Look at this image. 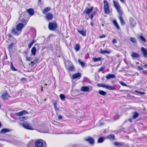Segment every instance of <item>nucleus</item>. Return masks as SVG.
<instances>
[{
    "label": "nucleus",
    "instance_id": "nucleus-1",
    "mask_svg": "<svg viewBox=\"0 0 147 147\" xmlns=\"http://www.w3.org/2000/svg\"><path fill=\"white\" fill-rule=\"evenodd\" d=\"M103 3L104 12L106 14H108L110 12L109 4L107 1L106 0L103 1Z\"/></svg>",
    "mask_w": 147,
    "mask_h": 147
},
{
    "label": "nucleus",
    "instance_id": "nucleus-2",
    "mask_svg": "<svg viewBox=\"0 0 147 147\" xmlns=\"http://www.w3.org/2000/svg\"><path fill=\"white\" fill-rule=\"evenodd\" d=\"M57 24L56 21L53 22H50L48 24V28L49 30L54 31L57 28Z\"/></svg>",
    "mask_w": 147,
    "mask_h": 147
},
{
    "label": "nucleus",
    "instance_id": "nucleus-3",
    "mask_svg": "<svg viewBox=\"0 0 147 147\" xmlns=\"http://www.w3.org/2000/svg\"><path fill=\"white\" fill-rule=\"evenodd\" d=\"M97 86L98 87H102L109 90H115L116 89L114 87L107 84H97Z\"/></svg>",
    "mask_w": 147,
    "mask_h": 147
},
{
    "label": "nucleus",
    "instance_id": "nucleus-4",
    "mask_svg": "<svg viewBox=\"0 0 147 147\" xmlns=\"http://www.w3.org/2000/svg\"><path fill=\"white\" fill-rule=\"evenodd\" d=\"M113 3L115 7L117 9L119 14V15H122V12L120 9V7L119 3L115 1H113Z\"/></svg>",
    "mask_w": 147,
    "mask_h": 147
},
{
    "label": "nucleus",
    "instance_id": "nucleus-5",
    "mask_svg": "<svg viewBox=\"0 0 147 147\" xmlns=\"http://www.w3.org/2000/svg\"><path fill=\"white\" fill-rule=\"evenodd\" d=\"M84 140L87 141L92 145H94L95 144V141L94 138L90 136H88L84 138Z\"/></svg>",
    "mask_w": 147,
    "mask_h": 147
},
{
    "label": "nucleus",
    "instance_id": "nucleus-6",
    "mask_svg": "<svg viewBox=\"0 0 147 147\" xmlns=\"http://www.w3.org/2000/svg\"><path fill=\"white\" fill-rule=\"evenodd\" d=\"M22 125L26 129L29 130H33L34 129L32 126L28 123L26 122H24L22 124Z\"/></svg>",
    "mask_w": 147,
    "mask_h": 147
},
{
    "label": "nucleus",
    "instance_id": "nucleus-7",
    "mask_svg": "<svg viewBox=\"0 0 147 147\" xmlns=\"http://www.w3.org/2000/svg\"><path fill=\"white\" fill-rule=\"evenodd\" d=\"M24 24L22 23H19L17 25L16 28L17 30H19L21 32L22 29L24 27Z\"/></svg>",
    "mask_w": 147,
    "mask_h": 147
},
{
    "label": "nucleus",
    "instance_id": "nucleus-8",
    "mask_svg": "<svg viewBox=\"0 0 147 147\" xmlns=\"http://www.w3.org/2000/svg\"><path fill=\"white\" fill-rule=\"evenodd\" d=\"M94 9L93 6H91L90 8H86L84 11L83 13L86 14L88 16L90 14Z\"/></svg>",
    "mask_w": 147,
    "mask_h": 147
},
{
    "label": "nucleus",
    "instance_id": "nucleus-9",
    "mask_svg": "<svg viewBox=\"0 0 147 147\" xmlns=\"http://www.w3.org/2000/svg\"><path fill=\"white\" fill-rule=\"evenodd\" d=\"M13 42H11L8 47V50L9 51H11V49L13 48L14 45L17 42L16 40L14 38H13Z\"/></svg>",
    "mask_w": 147,
    "mask_h": 147
},
{
    "label": "nucleus",
    "instance_id": "nucleus-10",
    "mask_svg": "<svg viewBox=\"0 0 147 147\" xmlns=\"http://www.w3.org/2000/svg\"><path fill=\"white\" fill-rule=\"evenodd\" d=\"M11 32L14 35L16 36L19 35L21 33L20 31L17 30V29L14 27H13L12 28Z\"/></svg>",
    "mask_w": 147,
    "mask_h": 147
},
{
    "label": "nucleus",
    "instance_id": "nucleus-11",
    "mask_svg": "<svg viewBox=\"0 0 147 147\" xmlns=\"http://www.w3.org/2000/svg\"><path fill=\"white\" fill-rule=\"evenodd\" d=\"M129 21L131 27H134L136 26V23L133 18L130 17L129 19Z\"/></svg>",
    "mask_w": 147,
    "mask_h": 147
},
{
    "label": "nucleus",
    "instance_id": "nucleus-12",
    "mask_svg": "<svg viewBox=\"0 0 147 147\" xmlns=\"http://www.w3.org/2000/svg\"><path fill=\"white\" fill-rule=\"evenodd\" d=\"M28 113V112L26 110H23L21 112L15 113V115L17 116H21L22 115H26Z\"/></svg>",
    "mask_w": 147,
    "mask_h": 147
},
{
    "label": "nucleus",
    "instance_id": "nucleus-13",
    "mask_svg": "<svg viewBox=\"0 0 147 147\" xmlns=\"http://www.w3.org/2000/svg\"><path fill=\"white\" fill-rule=\"evenodd\" d=\"M10 97L9 94L6 92L2 95L1 97L3 100H7Z\"/></svg>",
    "mask_w": 147,
    "mask_h": 147
},
{
    "label": "nucleus",
    "instance_id": "nucleus-14",
    "mask_svg": "<svg viewBox=\"0 0 147 147\" xmlns=\"http://www.w3.org/2000/svg\"><path fill=\"white\" fill-rule=\"evenodd\" d=\"M141 51L144 56L145 57L147 58V49L144 47H142L141 48Z\"/></svg>",
    "mask_w": 147,
    "mask_h": 147
},
{
    "label": "nucleus",
    "instance_id": "nucleus-15",
    "mask_svg": "<svg viewBox=\"0 0 147 147\" xmlns=\"http://www.w3.org/2000/svg\"><path fill=\"white\" fill-rule=\"evenodd\" d=\"M53 17V15L50 13H48L46 14V18L47 20H51L52 19Z\"/></svg>",
    "mask_w": 147,
    "mask_h": 147
},
{
    "label": "nucleus",
    "instance_id": "nucleus-16",
    "mask_svg": "<svg viewBox=\"0 0 147 147\" xmlns=\"http://www.w3.org/2000/svg\"><path fill=\"white\" fill-rule=\"evenodd\" d=\"M80 90L83 92H90V90L89 88L87 86H83L80 88Z\"/></svg>",
    "mask_w": 147,
    "mask_h": 147
},
{
    "label": "nucleus",
    "instance_id": "nucleus-17",
    "mask_svg": "<svg viewBox=\"0 0 147 147\" xmlns=\"http://www.w3.org/2000/svg\"><path fill=\"white\" fill-rule=\"evenodd\" d=\"M114 144L116 146H119L120 147H122L125 145V144L123 142H114Z\"/></svg>",
    "mask_w": 147,
    "mask_h": 147
},
{
    "label": "nucleus",
    "instance_id": "nucleus-18",
    "mask_svg": "<svg viewBox=\"0 0 147 147\" xmlns=\"http://www.w3.org/2000/svg\"><path fill=\"white\" fill-rule=\"evenodd\" d=\"M25 18H23L20 17H19V20L20 22L23 23V24H24L25 26L26 25L28 21L27 20L25 19Z\"/></svg>",
    "mask_w": 147,
    "mask_h": 147
},
{
    "label": "nucleus",
    "instance_id": "nucleus-19",
    "mask_svg": "<svg viewBox=\"0 0 147 147\" xmlns=\"http://www.w3.org/2000/svg\"><path fill=\"white\" fill-rule=\"evenodd\" d=\"M27 14L28 13L29 15L31 16H33L34 13V9L32 8L28 9L27 10Z\"/></svg>",
    "mask_w": 147,
    "mask_h": 147
},
{
    "label": "nucleus",
    "instance_id": "nucleus-20",
    "mask_svg": "<svg viewBox=\"0 0 147 147\" xmlns=\"http://www.w3.org/2000/svg\"><path fill=\"white\" fill-rule=\"evenodd\" d=\"M11 131V130L10 129L4 128L2 129L0 131V133H5Z\"/></svg>",
    "mask_w": 147,
    "mask_h": 147
},
{
    "label": "nucleus",
    "instance_id": "nucleus-21",
    "mask_svg": "<svg viewBox=\"0 0 147 147\" xmlns=\"http://www.w3.org/2000/svg\"><path fill=\"white\" fill-rule=\"evenodd\" d=\"M115 76L114 74H108L106 76V78L107 79L109 80L111 78H115Z\"/></svg>",
    "mask_w": 147,
    "mask_h": 147
},
{
    "label": "nucleus",
    "instance_id": "nucleus-22",
    "mask_svg": "<svg viewBox=\"0 0 147 147\" xmlns=\"http://www.w3.org/2000/svg\"><path fill=\"white\" fill-rule=\"evenodd\" d=\"M81 77V74L79 73H78L76 74H74L72 76V78L75 79H76L79 77Z\"/></svg>",
    "mask_w": 147,
    "mask_h": 147
},
{
    "label": "nucleus",
    "instance_id": "nucleus-23",
    "mask_svg": "<svg viewBox=\"0 0 147 147\" xmlns=\"http://www.w3.org/2000/svg\"><path fill=\"white\" fill-rule=\"evenodd\" d=\"M78 32L81 34L83 36H86V31H84V30H78Z\"/></svg>",
    "mask_w": 147,
    "mask_h": 147
},
{
    "label": "nucleus",
    "instance_id": "nucleus-24",
    "mask_svg": "<svg viewBox=\"0 0 147 147\" xmlns=\"http://www.w3.org/2000/svg\"><path fill=\"white\" fill-rule=\"evenodd\" d=\"M51 9V7H48L44 9L42 11V12L43 14H45L48 12Z\"/></svg>",
    "mask_w": 147,
    "mask_h": 147
},
{
    "label": "nucleus",
    "instance_id": "nucleus-25",
    "mask_svg": "<svg viewBox=\"0 0 147 147\" xmlns=\"http://www.w3.org/2000/svg\"><path fill=\"white\" fill-rule=\"evenodd\" d=\"M36 51V47H33L31 50V55H33L34 56H35Z\"/></svg>",
    "mask_w": 147,
    "mask_h": 147
},
{
    "label": "nucleus",
    "instance_id": "nucleus-26",
    "mask_svg": "<svg viewBox=\"0 0 147 147\" xmlns=\"http://www.w3.org/2000/svg\"><path fill=\"white\" fill-rule=\"evenodd\" d=\"M113 22L114 26H115L117 29V30H119L120 28V27L116 20H113Z\"/></svg>",
    "mask_w": 147,
    "mask_h": 147
},
{
    "label": "nucleus",
    "instance_id": "nucleus-27",
    "mask_svg": "<svg viewBox=\"0 0 147 147\" xmlns=\"http://www.w3.org/2000/svg\"><path fill=\"white\" fill-rule=\"evenodd\" d=\"M115 138V136L113 134H111L109 135L107 137V138L108 139L113 140H114Z\"/></svg>",
    "mask_w": 147,
    "mask_h": 147
},
{
    "label": "nucleus",
    "instance_id": "nucleus-28",
    "mask_svg": "<svg viewBox=\"0 0 147 147\" xmlns=\"http://www.w3.org/2000/svg\"><path fill=\"white\" fill-rule=\"evenodd\" d=\"M28 16L27 12V11L23 12L21 15L20 17H22L23 18H26Z\"/></svg>",
    "mask_w": 147,
    "mask_h": 147
},
{
    "label": "nucleus",
    "instance_id": "nucleus-29",
    "mask_svg": "<svg viewBox=\"0 0 147 147\" xmlns=\"http://www.w3.org/2000/svg\"><path fill=\"white\" fill-rule=\"evenodd\" d=\"M131 56L133 57L137 58L140 57V55L138 53L133 52L132 53Z\"/></svg>",
    "mask_w": 147,
    "mask_h": 147
},
{
    "label": "nucleus",
    "instance_id": "nucleus-30",
    "mask_svg": "<svg viewBox=\"0 0 147 147\" xmlns=\"http://www.w3.org/2000/svg\"><path fill=\"white\" fill-rule=\"evenodd\" d=\"M122 15H120L119 16V19L120 20V23L122 25H123L125 24L123 19L122 17Z\"/></svg>",
    "mask_w": 147,
    "mask_h": 147
},
{
    "label": "nucleus",
    "instance_id": "nucleus-31",
    "mask_svg": "<svg viewBox=\"0 0 147 147\" xmlns=\"http://www.w3.org/2000/svg\"><path fill=\"white\" fill-rule=\"evenodd\" d=\"M105 138L102 137H100L98 138L97 140V143H102L104 141Z\"/></svg>",
    "mask_w": 147,
    "mask_h": 147
},
{
    "label": "nucleus",
    "instance_id": "nucleus-32",
    "mask_svg": "<svg viewBox=\"0 0 147 147\" xmlns=\"http://www.w3.org/2000/svg\"><path fill=\"white\" fill-rule=\"evenodd\" d=\"M98 93L101 95L104 96L107 94V92L103 90H100L98 91Z\"/></svg>",
    "mask_w": 147,
    "mask_h": 147
},
{
    "label": "nucleus",
    "instance_id": "nucleus-33",
    "mask_svg": "<svg viewBox=\"0 0 147 147\" xmlns=\"http://www.w3.org/2000/svg\"><path fill=\"white\" fill-rule=\"evenodd\" d=\"M28 118V117L26 116H23L21 117H20L19 119L20 121H24L26 119Z\"/></svg>",
    "mask_w": 147,
    "mask_h": 147
},
{
    "label": "nucleus",
    "instance_id": "nucleus-34",
    "mask_svg": "<svg viewBox=\"0 0 147 147\" xmlns=\"http://www.w3.org/2000/svg\"><path fill=\"white\" fill-rule=\"evenodd\" d=\"M78 62L82 67H84L85 66V62L82 61L80 59H78Z\"/></svg>",
    "mask_w": 147,
    "mask_h": 147
},
{
    "label": "nucleus",
    "instance_id": "nucleus-35",
    "mask_svg": "<svg viewBox=\"0 0 147 147\" xmlns=\"http://www.w3.org/2000/svg\"><path fill=\"white\" fill-rule=\"evenodd\" d=\"M139 115L138 113L137 112H135L133 115L132 118L133 119H136Z\"/></svg>",
    "mask_w": 147,
    "mask_h": 147
},
{
    "label": "nucleus",
    "instance_id": "nucleus-36",
    "mask_svg": "<svg viewBox=\"0 0 147 147\" xmlns=\"http://www.w3.org/2000/svg\"><path fill=\"white\" fill-rule=\"evenodd\" d=\"M10 65H11V70L13 71H17V69H16L13 66V63L12 62H10Z\"/></svg>",
    "mask_w": 147,
    "mask_h": 147
},
{
    "label": "nucleus",
    "instance_id": "nucleus-37",
    "mask_svg": "<svg viewBox=\"0 0 147 147\" xmlns=\"http://www.w3.org/2000/svg\"><path fill=\"white\" fill-rule=\"evenodd\" d=\"M139 37L140 39L143 42H146V39L143 36L140 35L139 36Z\"/></svg>",
    "mask_w": 147,
    "mask_h": 147
},
{
    "label": "nucleus",
    "instance_id": "nucleus-38",
    "mask_svg": "<svg viewBox=\"0 0 147 147\" xmlns=\"http://www.w3.org/2000/svg\"><path fill=\"white\" fill-rule=\"evenodd\" d=\"M100 54H104L105 53L109 54L110 53V52L106 50L103 51L102 49H101L100 51Z\"/></svg>",
    "mask_w": 147,
    "mask_h": 147
},
{
    "label": "nucleus",
    "instance_id": "nucleus-39",
    "mask_svg": "<svg viewBox=\"0 0 147 147\" xmlns=\"http://www.w3.org/2000/svg\"><path fill=\"white\" fill-rule=\"evenodd\" d=\"M80 49V45L79 44H76L75 46V49L76 51H78Z\"/></svg>",
    "mask_w": 147,
    "mask_h": 147
},
{
    "label": "nucleus",
    "instance_id": "nucleus-40",
    "mask_svg": "<svg viewBox=\"0 0 147 147\" xmlns=\"http://www.w3.org/2000/svg\"><path fill=\"white\" fill-rule=\"evenodd\" d=\"M131 41L134 43H137L136 39L134 38L131 37L130 38Z\"/></svg>",
    "mask_w": 147,
    "mask_h": 147
},
{
    "label": "nucleus",
    "instance_id": "nucleus-41",
    "mask_svg": "<svg viewBox=\"0 0 147 147\" xmlns=\"http://www.w3.org/2000/svg\"><path fill=\"white\" fill-rule=\"evenodd\" d=\"M59 97L62 100H64L65 98V96L64 94H61L60 95Z\"/></svg>",
    "mask_w": 147,
    "mask_h": 147
},
{
    "label": "nucleus",
    "instance_id": "nucleus-42",
    "mask_svg": "<svg viewBox=\"0 0 147 147\" xmlns=\"http://www.w3.org/2000/svg\"><path fill=\"white\" fill-rule=\"evenodd\" d=\"M101 60V58L100 57L99 58H93V61L94 62H97L98 61H100Z\"/></svg>",
    "mask_w": 147,
    "mask_h": 147
},
{
    "label": "nucleus",
    "instance_id": "nucleus-43",
    "mask_svg": "<svg viewBox=\"0 0 147 147\" xmlns=\"http://www.w3.org/2000/svg\"><path fill=\"white\" fill-rule=\"evenodd\" d=\"M35 42V40H33L28 45V47L29 48H30L32 46V45H33V44Z\"/></svg>",
    "mask_w": 147,
    "mask_h": 147
},
{
    "label": "nucleus",
    "instance_id": "nucleus-44",
    "mask_svg": "<svg viewBox=\"0 0 147 147\" xmlns=\"http://www.w3.org/2000/svg\"><path fill=\"white\" fill-rule=\"evenodd\" d=\"M69 71H73L75 70V68H74V66L73 65L71 66H70L69 67Z\"/></svg>",
    "mask_w": 147,
    "mask_h": 147
},
{
    "label": "nucleus",
    "instance_id": "nucleus-45",
    "mask_svg": "<svg viewBox=\"0 0 147 147\" xmlns=\"http://www.w3.org/2000/svg\"><path fill=\"white\" fill-rule=\"evenodd\" d=\"M80 146L78 144H74L72 145V147H80Z\"/></svg>",
    "mask_w": 147,
    "mask_h": 147
},
{
    "label": "nucleus",
    "instance_id": "nucleus-46",
    "mask_svg": "<svg viewBox=\"0 0 147 147\" xmlns=\"http://www.w3.org/2000/svg\"><path fill=\"white\" fill-rule=\"evenodd\" d=\"M120 83L123 86H127V85L124 82L122 81H120Z\"/></svg>",
    "mask_w": 147,
    "mask_h": 147
},
{
    "label": "nucleus",
    "instance_id": "nucleus-47",
    "mask_svg": "<svg viewBox=\"0 0 147 147\" xmlns=\"http://www.w3.org/2000/svg\"><path fill=\"white\" fill-rule=\"evenodd\" d=\"M105 68V67L103 66L100 67L98 71H101L103 70Z\"/></svg>",
    "mask_w": 147,
    "mask_h": 147
},
{
    "label": "nucleus",
    "instance_id": "nucleus-48",
    "mask_svg": "<svg viewBox=\"0 0 147 147\" xmlns=\"http://www.w3.org/2000/svg\"><path fill=\"white\" fill-rule=\"evenodd\" d=\"M26 60L27 61H32V58L30 57H26Z\"/></svg>",
    "mask_w": 147,
    "mask_h": 147
},
{
    "label": "nucleus",
    "instance_id": "nucleus-49",
    "mask_svg": "<svg viewBox=\"0 0 147 147\" xmlns=\"http://www.w3.org/2000/svg\"><path fill=\"white\" fill-rule=\"evenodd\" d=\"M38 60V59H36L34 60L33 62H31L32 63H33L34 64H35L36 63L37 61Z\"/></svg>",
    "mask_w": 147,
    "mask_h": 147
},
{
    "label": "nucleus",
    "instance_id": "nucleus-50",
    "mask_svg": "<svg viewBox=\"0 0 147 147\" xmlns=\"http://www.w3.org/2000/svg\"><path fill=\"white\" fill-rule=\"evenodd\" d=\"M112 42L113 44L116 43L117 42V41L115 39H113L112 40Z\"/></svg>",
    "mask_w": 147,
    "mask_h": 147
},
{
    "label": "nucleus",
    "instance_id": "nucleus-51",
    "mask_svg": "<svg viewBox=\"0 0 147 147\" xmlns=\"http://www.w3.org/2000/svg\"><path fill=\"white\" fill-rule=\"evenodd\" d=\"M42 3L41 0H38V5H41Z\"/></svg>",
    "mask_w": 147,
    "mask_h": 147
},
{
    "label": "nucleus",
    "instance_id": "nucleus-52",
    "mask_svg": "<svg viewBox=\"0 0 147 147\" xmlns=\"http://www.w3.org/2000/svg\"><path fill=\"white\" fill-rule=\"evenodd\" d=\"M54 108H55V110H58L59 108H57V107L55 103L54 104Z\"/></svg>",
    "mask_w": 147,
    "mask_h": 147
},
{
    "label": "nucleus",
    "instance_id": "nucleus-53",
    "mask_svg": "<svg viewBox=\"0 0 147 147\" xmlns=\"http://www.w3.org/2000/svg\"><path fill=\"white\" fill-rule=\"evenodd\" d=\"M94 16L92 14H91L90 15V16H89L91 20H92Z\"/></svg>",
    "mask_w": 147,
    "mask_h": 147
},
{
    "label": "nucleus",
    "instance_id": "nucleus-54",
    "mask_svg": "<svg viewBox=\"0 0 147 147\" xmlns=\"http://www.w3.org/2000/svg\"><path fill=\"white\" fill-rule=\"evenodd\" d=\"M105 36H106L104 34V35H101V36H99V38H104V37H105Z\"/></svg>",
    "mask_w": 147,
    "mask_h": 147
},
{
    "label": "nucleus",
    "instance_id": "nucleus-55",
    "mask_svg": "<svg viewBox=\"0 0 147 147\" xmlns=\"http://www.w3.org/2000/svg\"><path fill=\"white\" fill-rule=\"evenodd\" d=\"M138 68L139 70H142L143 69V67H139V66L138 67Z\"/></svg>",
    "mask_w": 147,
    "mask_h": 147
},
{
    "label": "nucleus",
    "instance_id": "nucleus-56",
    "mask_svg": "<svg viewBox=\"0 0 147 147\" xmlns=\"http://www.w3.org/2000/svg\"><path fill=\"white\" fill-rule=\"evenodd\" d=\"M58 118L59 119H62V117L61 115H58Z\"/></svg>",
    "mask_w": 147,
    "mask_h": 147
},
{
    "label": "nucleus",
    "instance_id": "nucleus-57",
    "mask_svg": "<svg viewBox=\"0 0 147 147\" xmlns=\"http://www.w3.org/2000/svg\"><path fill=\"white\" fill-rule=\"evenodd\" d=\"M104 125V123H103L101 122L99 124V126H102Z\"/></svg>",
    "mask_w": 147,
    "mask_h": 147
},
{
    "label": "nucleus",
    "instance_id": "nucleus-58",
    "mask_svg": "<svg viewBox=\"0 0 147 147\" xmlns=\"http://www.w3.org/2000/svg\"><path fill=\"white\" fill-rule=\"evenodd\" d=\"M96 11H94L93 12H92L91 14L94 16L96 13Z\"/></svg>",
    "mask_w": 147,
    "mask_h": 147
},
{
    "label": "nucleus",
    "instance_id": "nucleus-59",
    "mask_svg": "<svg viewBox=\"0 0 147 147\" xmlns=\"http://www.w3.org/2000/svg\"><path fill=\"white\" fill-rule=\"evenodd\" d=\"M7 36L9 38H11L12 37L11 35L10 34H9L7 35Z\"/></svg>",
    "mask_w": 147,
    "mask_h": 147
},
{
    "label": "nucleus",
    "instance_id": "nucleus-60",
    "mask_svg": "<svg viewBox=\"0 0 147 147\" xmlns=\"http://www.w3.org/2000/svg\"><path fill=\"white\" fill-rule=\"evenodd\" d=\"M144 67L145 68L147 69V64L144 65Z\"/></svg>",
    "mask_w": 147,
    "mask_h": 147
},
{
    "label": "nucleus",
    "instance_id": "nucleus-61",
    "mask_svg": "<svg viewBox=\"0 0 147 147\" xmlns=\"http://www.w3.org/2000/svg\"><path fill=\"white\" fill-rule=\"evenodd\" d=\"M129 120L130 122H132V119H129Z\"/></svg>",
    "mask_w": 147,
    "mask_h": 147
},
{
    "label": "nucleus",
    "instance_id": "nucleus-62",
    "mask_svg": "<svg viewBox=\"0 0 147 147\" xmlns=\"http://www.w3.org/2000/svg\"><path fill=\"white\" fill-rule=\"evenodd\" d=\"M67 133L68 134H73V132H67Z\"/></svg>",
    "mask_w": 147,
    "mask_h": 147
},
{
    "label": "nucleus",
    "instance_id": "nucleus-63",
    "mask_svg": "<svg viewBox=\"0 0 147 147\" xmlns=\"http://www.w3.org/2000/svg\"><path fill=\"white\" fill-rule=\"evenodd\" d=\"M90 24L92 26H93V24L92 22H91L90 23Z\"/></svg>",
    "mask_w": 147,
    "mask_h": 147
},
{
    "label": "nucleus",
    "instance_id": "nucleus-64",
    "mask_svg": "<svg viewBox=\"0 0 147 147\" xmlns=\"http://www.w3.org/2000/svg\"><path fill=\"white\" fill-rule=\"evenodd\" d=\"M120 1L121 2H124V0H120Z\"/></svg>",
    "mask_w": 147,
    "mask_h": 147
}]
</instances>
